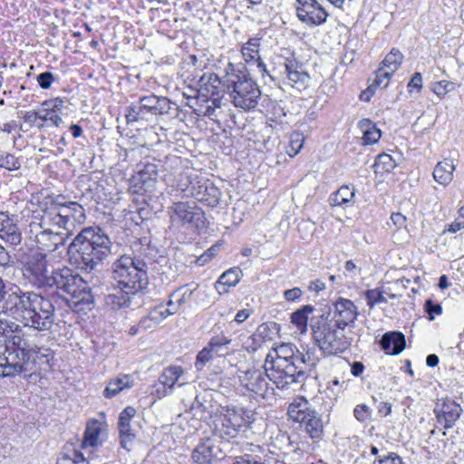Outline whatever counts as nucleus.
Masks as SVG:
<instances>
[{
	"label": "nucleus",
	"mask_w": 464,
	"mask_h": 464,
	"mask_svg": "<svg viewBox=\"0 0 464 464\" xmlns=\"http://www.w3.org/2000/svg\"><path fill=\"white\" fill-rule=\"evenodd\" d=\"M318 362V351L315 347H306L299 351L290 343H283L273 348L265 360L271 382L279 390L302 382L306 372L315 367Z\"/></svg>",
	"instance_id": "nucleus-1"
},
{
	"label": "nucleus",
	"mask_w": 464,
	"mask_h": 464,
	"mask_svg": "<svg viewBox=\"0 0 464 464\" xmlns=\"http://www.w3.org/2000/svg\"><path fill=\"white\" fill-rule=\"evenodd\" d=\"M4 314L38 331H49L54 324L55 314L52 302L34 293H10L3 302Z\"/></svg>",
	"instance_id": "nucleus-2"
},
{
	"label": "nucleus",
	"mask_w": 464,
	"mask_h": 464,
	"mask_svg": "<svg viewBox=\"0 0 464 464\" xmlns=\"http://www.w3.org/2000/svg\"><path fill=\"white\" fill-rule=\"evenodd\" d=\"M110 238L101 228L82 229L70 244L68 256L71 264L85 271H92L111 253Z\"/></svg>",
	"instance_id": "nucleus-3"
},
{
	"label": "nucleus",
	"mask_w": 464,
	"mask_h": 464,
	"mask_svg": "<svg viewBox=\"0 0 464 464\" xmlns=\"http://www.w3.org/2000/svg\"><path fill=\"white\" fill-rule=\"evenodd\" d=\"M226 82L236 107L251 110L257 106L261 91L249 76L246 64L228 63L225 68Z\"/></svg>",
	"instance_id": "nucleus-4"
},
{
	"label": "nucleus",
	"mask_w": 464,
	"mask_h": 464,
	"mask_svg": "<svg viewBox=\"0 0 464 464\" xmlns=\"http://www.w3.org/2000/svg\"><path fill=\"white\" fill-rule=\"evenodd\" d=\"M53 281L52 287H56L70 308L79 312L92 304L93 297L88 284L71 269H58Z\"/></svg>",
	"instance_id": "nucleus-5"
},
{
	"label": "nucleus",
	"mask_w": 464,
	"mask_h": 464,
	"mask_svg": "<svg viewBox=\"0 0 464 464\" xmlns=\"http://www.w3.org/2000/svg\"><path fill=\"white\" fill-rule=\"evenodd\" d=\"M208 413L213 420L214 432L226 440L237 438L246 432L255 420L252 411L235 405L221 407L218 413Z\"/></svg>",
	"instance_id": "nucleus-6"
},
{
	"label": "nucleus",
	"mask_w": 464,
	"mask_h": 464,
	"mask_svg": "<svg viewBox=\"0 0 464 464\" xmlns=\"http://www.w3.org/2000/svg\"><path fill=\"white\" fill-rule=\"evenodd\" d=\"M146 263L138 258L122 256L113 265V279L118 288L126 294H137L147 285Z\"/></svg>",
	"instance_id": "nucleus-7"
},
{
	"label": "nucleus",
	"mask_w": 464,
	"mask_h": 464,
	"mask_svg": "<svg viewBox=\"0 0 464 464\" xmlns=\"http://www.w3.org/2000/svg\"><path fill=\"white\" fill-rule=\"evenodd\" d=\"M173 106L177 107L176 103L165 96H141L126 108V122L128 125L135 122H150L159 116L169 114Z\"/></svg>",
	"instance_id": "nucleus-8"
},
{
	"label": "nucleus",
	"mask_w": 464,
	"mask_h": 464,
	"mask_svg": "<svg viewBox=\"0 0 464 464\" xmlns=\"http://www.w3.org/2000/svg\"><path fill=\"white\" fill-rule=\"evenodd\" d=\"M312 330L314 341L320 350L326 354L343 353L350 345L349 340L343 334L344 329L332 323V321L322 318L312 326Z\"/></svg>",
	"instance_id": "nucleus-9"
},
{
	"label": "nucleus",
	"mask_w": 464,
	"mask_h": 464,
	"mask_svg": "<svg viewBox=\"0 0 464 464\" xmlns=\"http://www.w3.org/2000/svg\"><path fill=\"white\" fill-rule=\"evenodd\" d=\"M54 270L44 253L41 251L32 252L24 266V275L29 282L38 288H52Z\"/></svg>",
	"instance_id": "nucleus-10"
},
{
	"label": "nucleus",
	"mask_w": 464,
	"mask_h": 464,
	"mask_svg": "<svg viewBox=\"0 0 464 464\" xmlns=\"http://www.w3.org/2000/svg\"><path fill=\"white\" fill-rule=\"evenodd\" d=\"M265 372L258 369H249L238 372V379L242 387L249 392L256 394L263 399H273L275 396V388L269 383L268 367L264 365Z\"/></svg>",
	"instance_id": "nucleus-11"
},
{
	"label": "nucleus",
	"mask_w": 464,
	"mask_h": 464,
	"mask_svg": "<svg viewBox=\"0 0 464 464\" xmlns=\"http://www.w3.org/2000/svg\"><path fill=\"white\" fill-rule=\"evenodd\" d=\"M169 213L172 223L180 224L193 233L199 234L207 228L205 213L197 205H173Z\"/></svg>",
	"instance_id": "nucleus-12"
},
{
	"label": "nucleus",
	"mask_w": 464,
	"mask_h": 464,
	"mask_svg": "<svg viewBox=\"0 0 464 464\" xmlns=\"http://www.w3.org/2000/svg\"><path fill=\"white\" fill-rule=\"evenodd\" d=\"M198 99L221 107L224 94L229 91L226 74L221 78L216 73H203L198 80Z\"/></svg>",
	"instance_id": "nucleus-13"
},
{
	"label": "nucleus",
	"mask_w": 464,
	"mask_h": 464,
	"mask_svg": "<svg viewBox=\"0 0 464 464\" xmlns=\"http://www.w3.org/2000/svg\"><path fill=\"white\" fill-rule=\"evenodd\" d=\"M159 175L158 165L149 160L140 161L130 179V190L133 194H144L152 190Z\"/></svg>",
	"instance_id": "nucleus-14"
},
{
	"label": "nucleus",
	"mask_w": 464,
	"mask_h": 464,
	"mask_svg": "<svg viewBox=\"0 0 464 464\" xmlns=\"http://www.w3.org/2000/svg\"><path fill=\"white\" fill-rule=\"evenodd\" d=\"M296 15L309 26L320 25L326 22L328 13L317 0H296Z\"/></svg>",
	"instance_id": "nucleus-15"
},
{
	"label": "nucleus",
	"mask_w": 464,
	"mask_h": 464,
	"mask_svg": "<svg viewBox=\"0 0 464 464\" xmlns=\"http://www.w3.org/2000/svg\"><path fill=\"white\" fill-rule=\"evenodd\" d=\"M438 424L443 429L452 428L462 413L461 406L450 399L438 400L434 407Z\"/></svg>",
	"instance_id": "nucleus-16"
},
{
	"label": "nucleus",
	"mask_w": 464,
	"mask_h": 464,
	"mask_svg": "<svg viewBox=\"0 0 464 464\" xmlns=\"http://www.w3.org/2000/svg\"><path fill=\"white\" fill-rule=\"evenodd\" d=\"M281 73L285 76V82L299 91L308 86L309 74L304 71V65L295 58H285L283 63Z\"/></svg>",
	"instance_id": "nucleus-17"
},
{
	"label": "nucleus",
	"mask_w": 464,
	"mask_h": 464,
	"mask_svg": "<svg viewBox=\"0 0 464 464\" xmlns=\"http://www.w3.org/2000/svg\"><path fill=\"white\" fill-rule=\"evenodd\" d=\"M183 373L184 370L181 366L170 365L166 367L160 375L158 382L154 385L151 394L159 399L165 397L172 391Z\"/></svg>",
	"instance_id": "nucleus-18"
},
{
	"label": "nucleus",
	"mask_w": 464,
	"mask_h": 464,
	"mask_svg": "<svg viewBox=\"0 0 464 464\" xmlns=\"http://www.w3.org/2000/svg\"><path fill=\"white\" fill-rule=\"evenodd\" d=\"M260 38L253 37L250 38L241 48V53L246 64L252 68L256 67L263 77L266 75L269 76L274 80L273 76L269 74L266 63L261 59L259 53Z\"/></svg>",
	"instance_id": "nucleus-19"
},
{
	"label": "nucleus",
	"mask_w": 464,
	"mask_h": 464,
	"mask_svg": "<svg viewBox=\"0 0 464 464\" xmlns=\"http://www.w3.org/2000/svg\"><path fill=\"white\" fill-rule=\"evenodd\" d=\"M18 353L12 345L0 343V375L13 376L21 372L24 362L19 361Z\"/></svg>",
	"instance_id": "nucleus-20"
},
{
	"label": "nucleus",
	"mask_w": 464,
	"mask_h": 464,
	"mask_svg": "<svg viewBox=\"0 0 464 464\" xmlns=\"http://www.w3.org/2000/svg\"><path fill=\"white\" fill-rule=\"evenodd\" d=\"M334 307V318L331 321L343 329L353 323L358 315L355 304L349 299L339 298Z\"/></svg>",
	"instance_id": "nucleus-21"
},
{
	"label": "nucleus",
	"mask_w": 464,
	"mask_h": 464,
	"mask_svg": "<svg viewBox=\"0 0 464 464\" xmlns=\"http://www.w3.org/2000/svg\"><path fill=\"white\" fill-rule=\"evenodd\" d=\"M18 358L19 361L24 362L21 369L22 372L30 370L29 364L31 361L35 362L37 359L45 358L46 362H48L49 359L53 358V353L48 348H43L30 344L28 341L24 339V345L21 346Z\"/></svg>",
	"instance_id": "nucleus-22"
},
{
	"label": "nucleus",
	"mask_w": 464,
	"mask_h": 464,
	"mask_svg": "<svg viewBox=\"0 0 464 464\" xmlns=\"http://www.w3.org/2000/svg\"><path fill=\"white\" fill-rule=\"evenodd\" d=\"M103 430V423L98 420H91L87 422L82 449L85 454L92 455L102 441V434Z\"/></svg>",
	"instance_id": "nucleus-23"
},
{
	"label": "nucleus",
	"mask_w": 464,
	"mask_h": 464,
	"mask_svg": "<svg viewBox=\"0 0 464 464\" xmlns=\"http://www.w3.org/2000/svg\"><path fill=\"white\" fill-rule=\"evenodd\" d=\"M198 288V285L196 283L186 284L177 288L169 295L167 305L169 307L175 305L179 309L192 299L194 300Z\"/></svg>",
	"instance_id": "nucleus-24"
},
{
	"label": "nucleus",
	"mask_w": 464,
	"mask_h": 464,
	"mask_svg": "<svg viewBox=\"0 0 464 464\" xmlns=\"http://www.w3.org/2000/svg\"><path fill=\"white\" fill-rule=\"evenodd\" d=\"M0 237L12 245H16L21 240L19 229L14 219L3 211H0Z\"/></svg>",
	"instance_id": "nucleus-25"
},
{
	"label": "nucleus",
	"mask_w": 464,
	"mask_h": 464,
	"mask_svg": "<svg viewBox=\"0 0 464 464\" xmlns=\"http://www.w3.org/2000/svg\"><path fill=\"white\" fill-rule=\"evenodd\" d=\"M43 105L47 107L50 127L54 126L56 128H61L65 126L64 121L62 117L63 115V111L64 108V101L62 98L56 97L46 100L43 102Z\"/></svg>",
	"instance_id": "nucleus-26"
},
{
	"label": "nucleus",
	"mask_w": 464,
	"mask_h": 464,
	"mask_svg": "<svg viewBox=\"0 0 464 464\" xmlns=\"http://www.w3.org/2000/svg\"><path fill=\"white\" fill-rule=\"evenodd\" d=\"M214 448L213 440L207 438L193 450L191 458L198 464H210L215 458Z\"/></svg>",
	"instance_id": "nucleus-27"
},
{
	"label": "nucleus",
	"mask_w": 464,
	"mask_h": 464,
	"mask_svg": "<svg viewBox=\"0 0 464 464\" xmlns=\"http://www.w3.org/2000/svg\"><path fill=\"white\" fill-rule=\"evenodd\" d=\"M381 345L386 353L399 354L405 347L404 335L397 332L387 333L382 336Z\"/></svg>",
	"instance_id": "nucleus-28"
},
{
	"label": "nucleus",
	"mask_w": 464,
	"mask_h": 464,
	"mask_svg": "<svg viewBox=\"0 0 464 464\" xmlns=\"http://www.w3.org/2000/svg\"><path fill=\"white\" fill-rule=\"evenodd\" d=\"M132 385L133 381L130 375L119 374L115 378L110 380L103 391V395L106 398H112L123 390L132 387Z\"/></svg>",
	"instance_id": "nucleus-29"
},
{
	"label": "nucleus",
	"mask_w": 464,
	"mask_h": 464,
	"mask_svg": "<svg viewBox=\"0 0 464 464\" xmlns=\"http://www.w3.org/2000/svg\"><path fill=\"white\" fill-rule=\"evenodd\" d=\"M455 169L453 161L450 159H445L435 166L433 178L440 184L446 186L452 180Z\"/></svg>",
	"instance_id": "nucleus-30"
},
{
	"label": "nucleus",
	"mask_w": 464,
	"mask_h": 464,
	"mask_svg": "<svg viewBox=\"0 0 464 464\" xmlns=\"http://www.w3.org/2000/svg\"><path fill=\"white\" fill-rule=\"evenodd\" d=\"M241 271L237 268H230L224 272L215 284V288L219 295L226 294L228 291V287L235 286L240 279Z\"/></svg>",
	"instance_id": "nucleus-31"
},
{
	"label": "nucleus",
	"mask_w": 464,
	"mask_h": 464,
	"mask_svg": "<svg viewBox=\"0 0 464 464\" xmlns=\"http://www.w3.org/2000/svg\"><path fill=\"white\" fill-rule=\"evenodd\" d=\"M306 414L307 416L300 422V424L311 438H320L324 431V425L321 417L314 411Z\"/></svg>",
	"instance_id": "nucleus-32"
},
{
	"label": "nucleus",
	"mask_w": 464,
	"mask_h": 464,
	"mask_svg": "<svg viewBox=\"0 0 464 464\" xmlns=\"http://www.w3.org/2000/svg\"><path fill=\"white\" fill-rule=\"evenodd\" d=\"M134 294H126L122 289L119 288L115 292L108 294L104 296L105 305L112 310H118L127 307L130 304V295Z\"/></svg>",
	"instance_id": "nucleus-33"
},
{
	"label": "nucleus",
	"mask_w": 464,
	"mask_h": 464,
	"mask_svg": "<svg viewBox=\"0 0 464 464\" xmlns=\"http://www.w3.org/2000/svg\"><path fill=\"white\" fill-rule=\"evenodd\" d=\"M313 410L308 408V401L304 397H298L289 405L287 413L289 417L297 422H301Z\"/></svg>",
	"instance_id": "nucleus-34"
},
{
	"label": "nucleus",
	"mask_w": 464,
	"mask_h": 464,
	"mask_svg": "<svg viewBox=\"0 0 464 464\" xmlns=\"http://www.w3.org/2000/svg\"><path fill=\"white\" fill-rule=\"evenodd\" d=\"M231 343L232 340L229 337L225 334H218L211 337L207 345L214 355L225 356L230 353L228 345L231 344Z\"/></svg>",
	"instance_id": "nucleus-35"
},
{
	"label": "nucleus",
	"mask_w": 464,
	"mask_h": 464,
	"mask_svg": "<svg viewBox=\"0 0 464 464\" xmlns=\"http://www.w3.org/2000/svg\"><path fill=\"white\" fill-rule=\"evenodd\" d=\"M314 311V307L310 304L304 305L292 314L291 322L295 324L301 333L307 330L308 315Z\"/></svg>",
	"instance_id": "nucleus-36"
},
{
	"label": "nucleus",
	"mask_w": 464,
	"mask_h": 464,
	"mask_svg": "<svg viewBox=\"0 0 464 464\" xmlns=\"http://www.w3.org/2000/svg\"><path fill=\"white\" fill-rule=\"evenodd\" d=\"M359 126L363 130L362 139L365 144H374L380 140L382 132L370 120L360 121Z\"/></svg>",
	"instance_id": "nucleus-37"
},
{
	"label": "nucleus",
	"mask_w": 464,
	"mask_h": 464,
	"mask_svg": "<svg viewBox=\"0 0 464 464\" xmlns=\"http://www.w3.org/2000/svg\"><path fill=\"white\" fill-rule=\"evenodd\" d=\"M402 59V53L398 49L392 48L382 62L381 67H385V70L394 73L401 66Z\"/></svg>",
	"instance_id": "nucleus-38"
},
{
	"label": "nucleus",
	"mask_w": 464,
	"mask_h": 464,
	"mask_svg": "<svg viewBox=\"0 0 464 464\" xmlns=\"http://www.w3.org/2000/svg\"><path fill=\"white\" fill-rule=\"evenodd\" d=\"M64 237L59 233L44 232L41 235L39 242L49 251H54L60 245L64 244Z\"/></svg>",
	"instance_id": "nucleus-39"
},
{
	"label": "nucleus",
	"mask_w": 464,
	"mask_h": 464,
	"mask_svg": "<svg viewBox=\"0 0 464 464\" xmlns=\"http://www.w3.org/2000/svg\"><path fill=\"white\" fill-rule=\"evenodd\" d=\"M397 163L390 154L382 153L376 157L373 168L375 173L390 172Z\"/></svg>",
	"instance_id": "nucleus-40"
},
{
	"label": "nucleus",
	"mask_w": 464,
	"mask_h": 464,
	"mask_svg": "<svg viewBox=\"0 0 464 464\" xmlns=\"http://www.w3.org/2000/svg\"><path fill=\"white\" fill-rule=\"evenodd\" d=\"M393 72L385 70V67H379L375 72V78L372 83L369 86V91L375 90L376 88H386L389 85L390 80Z\"/></svg>",
	"instance_id": "nucleus-41"
},
{
	"label": "nucleus",
	"mask_w": 464,
	"mask_h": 464,
	"mask_svg": "<svg viewBox=\"0 0 464 464\" xmlns=\"http://www.w3.org/2000/svg\"><path fill=\"white\" fill-rule=\"evenodd\" d=\"M90 456L91 455L88 454V457H85L84 453L72 449L71 450H67L63 456L59 459V461L61 464H85Z\"/></svg>",
	"instance_id": "nucleus-42"
},
{
	"label": "nucleus",
	"mask_w": 464,
	"mask_h": 464,
	"mask_svg": "<svg viewBox=\"0 0 464 464\" xmlns=\"http://www.w3.org/2000/svg\"><path fill=\"white\" fill-rule=\"evenodd\" d=\"M353 197L354 188L343 185L331 195L330 199L333 200L334 203H349Z\"/></svg>",
	"instance_id": "nucleus-43"
},
{
	"label": "nucleus",
	"mask_w": 464,
	"mask_h": 464,
	"mask_svg": "<svg viewBox=\"0 0 464 464\" xmlns=\"http://www.w3.org/2000/svg\"><path fill=\"white\" fill-rule=\"evenodd\" d=\"M21 163L18 158L14 155L0 150V168L8 170H16L20 169Z\"/></svg>",
	"instance_id": "nucleus-44"
},
{
	"label": "nucleus",
	"mask_w": 464,
	"mask_h": 464,
	"mask_svg": "<svg viewBox=\"0 0 464 464\" xmlns=\"http://www.w3.org/2000/svg\"><path fill=\"white\" fill-rule=\"evenodd\" d=\"M304 137L300 132H293L290 136L289 144L286 150L290 157H295L303 148Z\"/></svg>",
	"instance_id": "nucleus-45"
},
{
	"label": "nucleus",
	"mask_w": 464,
	"mask_h": 464,
	"mask_svg": "<svg viewBox=\"0 0 464 464\" xmlns=\"http://www.w3.org/2000/svg\"><path fill=\"white\" fill-rule=\"evenodd\" d=\"M456 90V83L450 81L436 82L431 86V91L440 98L444 97L447 93Z\"/></svg>",
	"instance_id": "nucleus-46"
},
{
	"label": "nucleus",
	"mask_w": 464,
	"mask_h": 464,
	"mask_svg": "<svg viewBox=\"0 0 464 464\" xmlns=\"http://www.w3.org/2000/svg\"><path fill=\"white\" fill-rule=\"evenodd\" d=\"M63 208L59 209L57 216H56V223L60 227H64L65 229L69 228V225L73 223L75 220H79L75 216H71L69 214L70 209L67 207V205H61Z\"/></svg>",
	"instance_id": "nucleus-47"
},
{
	"label": "nucleus",
	"mask_w": 464,
	"mask_h": 464,
	"mask_svg": "<svg viewBox=\"0 0 464 464\" xmlns=\"http://www.w3.org/2000/svg\"><path fill=\"white\" fill-rule=\"evenodd\" d=\"M119 432L121 446L129 450V447L131 446L135 439V434L131 430L130 424L119 426Z\"/></svg>",
	"instance_id": "nucleus-48"
},
{
	"label": "nucleus",
	"mask_w": 464,
	"mask_h": 464,
	"mask_svg": "<svg viewBox=\"0 0 464 464\" xmlns=\"http://www.w3.org/2000/svg\"><path fill=\"white\" fill-rule=\"evenodd\" d=\"M160 323V315H158L156 313L150 312L148 315L140 320L139 326L141 328L142 332H145L156 328Z\"/></svg>",
	"instance_id": "nucleus-49"
},
{
	"label": "nucleus",
	"mask_w": 464,
	"mask_h": 464,
	"mask_svg": "<svg viewBox=\"0 0 464 464\" xmlns=\"http://www.w3.org/2000/svg\"><path fill=\"white\" fill-rule=\"evenodd\" d=\"M214 356V353L207 346H205L197 355L196 362H195V367L198 371H201L204 366L209 362Z\"/></svg>",
	"instance_id": "nucleus-50"
},
{
	"label": "nucleus",
	"mask_w": 464,
	"mask_h": 464,
	"mask_svg": "<svg viewBox=\"0 0 464 464\" xmlns=\"http://www.w3.org/2000/svg\"><path fill=\"white\" fill-rule=\"evenodd\" d=\"M56 80L55 76L51 72H44L37 75L36 81L38 85L44 89H50L53 82Z\"/></svg>",
	"instance_id": "nucleus-51"
},
{
	"label": "nucleus",
	"mask_w": 464,
	"mask_h": 464,
	"mask_svg": "<svg viewBox=\"0 0 464 464\" xmlns=\"http://www.w3.org/2000/svg\"><path fill=\"white\" fill-rule=\"evenodd\" d=\"M195 304L199 306H208L212 303L208 291L205 288H198L194 297Z\"/></svg>",
	"instance_id": "nucleus-52"
},
{
	"label": "nucleus",
	"mask_w": 464,
	"mask_h": 464,
	"mask_svg": "<svg viewBox=\"0 0 464 464\" xmlns=\"http://www.w3.org/2000/svg\"><path fill=\"white\" fill-rule=\"evenodd\" d=\"M365 297L367 300V304L370 307H372L374 304L378 303L385 302V298L383 296L382 292L378 289H371L367 290L365 293Z\"/></svg>",
	"instance_id": "nucleus-53"
},
{
	"label": "nucleus",
	"mask_w": 464,
	"mask_h": 464,
	"mask_svg": "<svg viewBox=\"0 0 464 464\" xmlns=\"http://www.w3.org/2000/svg\"><path fill=\"white\" fill-rule=\"evenodd\" d=\"M136 410L133 407H126L119 416V426L130 424L131 419L135 416Z\"/></svg>",
	"instance_id": "nucleus-54"
},
{
	"label": "nucleus",
	"mask_w": 464,
	"mask_h": 464,
	"mask_svg": "<svg viewBox=\"0 0 464 464\" xmlns=\"http://www.w3.org/2000/svg\"><path fill=\"white\" fill-rule=\"evenodd\" d=\"M354 417L360 421L370 420V408L365 404L357 405L353 411Z\"/></svg>",
	"instance_id": "nucleus-55"
},
{
	"label": "nucleus",
	"mask_w": 464,
	"mask_h": 464,
	"mask_svg": "<svg viewBox=\"0 0 464 464\" xmlns=\"http://www.w3.org/2000/svg\"><path fill=\"white\" fill-rule=\"evenodd\" d=\"M23 120L25 123L29 125V127H36L39 125L38 120L39 115L37 113V111L31 110L28 111L24 112L23 114Z\"/></svg>",
	"instance_id": "nucleus-56"
},
{
	"label": "nucleus",
	"mask_w": 464,
	"mask_h": 464,
	"mask_svg": "<svg viewBox=\"0 0 464 464\" xmlns=\"http://www.w3.org/2000/svg\"><path fill=\"white\" fill-rule=\"evenodd\" d=\"M425 310L429 314L430 320H433L435 314L439 315L442 313V308L440 304H433V302L430 299L426 301Z\"/></svg>",
	"instance_id": "nucleus-57"
},
{
	"label": "nucleus",
	"mask_w": 464,
	"mask_h": 464,
	"mask_svg": "<svg viewBox=\"0 0 464 464\" xmlns=\"http://www.w3.org/2000/svg\"><path fill=\"white\" fill-rule=\"evenodd\" d=\"M37 113L39 115V125H37V129L43 130L44 128L50 127L47 107L42 104V107L39 111H37Z\"/></svg>",
	"instance_id": "nucleus-58"
},
{
	"label": "nucleus",
	"mask_w": 464,
	"mask_h": 464,
	"mask_svg": "<svg viewBox=\"0 0 464 464\" xmlns=\"http://www.w3.org/2000/svg\"><path fill=\"white\" fill-rule=\"evenodd\" d=\"M374 464H402L401 459L395 453H390L387 456L379 459Z\"/></svg>",
	"instance_id": "nucleus-59"
},
{
	"label": "nucleus",
	"mask_w": 464,
	"mask_h": 464,
	"mask_svg": "<svg viewBox=\"0 0 464 464\" xmlns=\"http://www.w3.org/2000/svg\"><path fill=\"white\" fill-rule=\"evenodd\" d=\"M151 313H156L158 315H160V322H162L165 318H167L169 315L170 314H174L175 313L178 312V307H176L175 305L174 306H170L166 309H160V308H155L153 309L152 311H150Z\"/></svg>",
	"instance_id": "nucleus-60"
},
{
	"label": "nucleus",
	"mask_w": 464,
	"mask_h": 464,
	"mask_svg": "<svg viewBox=\"0 0 464 464\" xmlns=\"http://www.w3.org/2000/svg\"><path fill=\"white\" fill-rule=\"evenodd\" d=\"M422 87V75L420 72H415L410 82L408 83V88L411 89V88H415L417 89L418 91H420Z\"/></svg>",
	"instance_id": "nucleus-61"
},
{
	"label": "nucleus",
	"mask_w": 464,
	"mask_h": 464,
	"mask_svg": "<svg viewBox=\"0 0 464 464\" xmlns=\"http://www.w3.org/2000/svg\"><path fill=\"white\" fill-rule=\"evenodd\" d=\"M259 347V343L256 340V337L255 335H251L248 337L247 341L244 344V348L248 353H254L256 352Z\"/></svg>",
	"instance_id": "nucleus-62"
},
{
	"label": "nucleus",
	"mask_w": 464,
	"mask_h": 464,
	"mask_svg": "<svg viewBox=\"0 0 464 464\" xmlns=\"http://www.w3.org/2000/svg\"><path fill=\"white\" fill-rule=\"evenodd\" d=\"M302 295V290L299 287H294L292 289L285 290L284 296L287 301H295L298 299Z\"/></svg>",
	"instance_id": "nucleus-63"
},
{
	"label": "nucleus",
	"mask_w": 464,
	"mask_h": 464,
	"mask_svg": "<svg viewBox=\"0 0 464 464\" xmlns=\"http://www.w3.org/2000/svg\"><path fill=\"white\" fill-rule=\"evenodd\" d=\"M464 227V218H458L449 226L448 231L455 233Z\"/></svg>",
	"instance_id": "nucleus-64"
}]
</instances>
